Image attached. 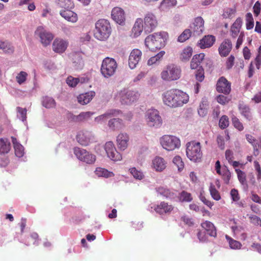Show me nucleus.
Instances as JSON below:
<instances>
[{
  "instance_id": "nucleus-1",
  "label": "nucleus",
  "mask_w": 261,
  "mask_h": 261,
  "mask_svg": "<svg viewBox=\"0 0 261 261\" xmlns=\"http://www.w3.org/2000/svg\"><path fill=\"white\" fill-rule=\"evenodd\" d=\"M164 103L172 108L183 106L189 100V95L186 93L177 89H171L162 94Z\"/></svg>"
},
{
  "instance_id": "nucleus-2",
  "label": "nucleus",
  "mask_w": 261,
  "mask_h": 261,
  "mask_svg": "<svg viewBox=\"0 0 261 261\" xmlns=\"http://www.w3.org/2000/svg\"><path fill=\"white\" fill-rule=\"evenodd\" d=\"M168 38V34L165 32L155 33L147 36L145 39V46L152 51L164 47Z\"/></svg>"
},
{
  "instance_id": "nucleus-3",
  "label": "nucleus",
  "mask_w": 261,
  "mask_h": 261,
  "mask_svg": "<svg viewBox=\"0 0 261 261\" xmlns=\"http://www.w3.org/2000/svg\"><path fill=\"white\" fill-rule=\"evenodd\" d=\"M181 75V69L179 66L174 64L166 65L161 72V78L166 82H171L179 79Z\"/></svg>"
},
{
  "instance_id": "nucleus-4",
  "label": "nucleus",
  "mask_w": 261,
  "mask_h": 261,
  "mask_svg": "<svg viewBox=\"0 0 261 261\" xmlns=\"http://www.w3.org/2000/svg\"><path fill=\"white\" fill-rule=\"evenodd\" d=\"M111 33V27L109 21L105 19L98 20L95 23L94 37L100 41H105Z\"/></svg>"
},
{
  "instance_id": "nucleus-5",
  "label": "nucleus",
  "mask_w": 261,
  "mask_h": 261,
  "mask_svg": "<svg viewBox=\"0 0 261 261\" xmlns=\"http://www.w3.org/2000/svg\"><path fill=\"white\" fill-rule=\"evenodd\" d=\"M186 155L192 162H200L202 157L200 143L194 141L188 142L186 144Z\"/></svg>"
},
{
  "instance_id": "nucleus-6",
  "label": "nucleus",
  "mask_w": 261,
  "mask_h": 261,
  "mask_svg": "<svg viewBox=\"0 0 261 261\" xmlns=\"http://www.w3.org/2000/svg\"><path fill=\"white\" fill-rule=\"evenodd\" d=\"M140 96L137 91L123 89L118 92L115 96L116 100L123 105H130L136 102Z\"/></svg>"
},
{
  "instance_id": "nucleus-7",
  "label": "nucleus",
  "mask_w": 261,
  "mask_h": 261,
  "mask_svg": "<svg viewBox=\"0 0 261 261\" xmlns=\"http://www.w3.org/2000/svg\"><path fill=\"white\" fill-rule=\"evenodd\" d=\"M117 68L116 60L111 58L107 57L103 59L101 66V73L106 78H108L115 73Z\"/></svg>"
},
{
  "instance_id": "nucleus-8",
  "label": "nucleus",
  "mask_w": 261,
  "mask_h": 261,
  "mask_svg": "<svg viewBox=\"0 0 261 261\" xmlns=\"http://www.w3.org/2000/svg\"><path fill=\"white\" fill-rule=\"evenodd\" d=\"M145 120L147 125L151 127L159 128L162 124V119L155 109H149L146 112Z\"/></svg>"
},
{
  "instance_id": "nucleus-9",
  "label": "nucleus",
  "mask_w": 261,
  "mask_h": 261,
  "mask_svg": "<svg viewBox=\"0 0 261 261\" xmlns=\"http://www.w3.org/2000/svg\"><path fill=\"white\" fill-rule=\"evenodd\" d=\"M162 146L168 151H172L180 146V141L176 137L172 135H164L160 139Z\"/></svg>"
},
{
  "instance_id": "nucleus-10",
  "label": "nucleus",
  "mask_w": 261,
  "mask_h": 261,
  "mask_svg": "<svg viewBox=\"0 0 261 261\" xmlns=\"http://www.w3.org/2000/svg\"><path fill=\"white\" fill-rule=\"evenodd\" d=\"M35 36L40 39V42L44 46L49 45L54 39V35L47 31L43 27H37L35 31Z\"/></svg>"
},
{
  "instance_id": "nucleus-11",
  "label": "nucleus",
  "mask_w": 261,
  "mask_h": 261,
  "mask_svg": "<svg viewBox=\"0 0 261 261\" xmlns=\"http://www.w3.org/2000/svg\"><path fill=\"white\" fill-rule=\"evenodd\" d=\"M73 151L74 154L79 160L87 164H92L96 160L95 155L88 152L86 149L75 147Z\"/></svg>"
},
{
  "instance_id": "nucleus-12",
  "label": "nucleus",
  "mask_w": 261,
  "mask_h": 261,
  "mask_svg": "<svg viewBox=\"0 0 261 261\" xmlns=\"http://www.w3.org/2000/svg\"><path fill=\"white\" fill-rule=\"evenodd\" d=\"M105 150L108 157L114 161H121V154L116 150L114 144L112 141H108L105 145Z\"/></svg>"
},
{
  "instance_id": "nucleus-13",
  "label": "nucleus",
  "mask_w": 261,
  "mask_h": 261,
  "mask_svg": "<svg viewBox=\"0 0 261 261\" xmlns=\"http://www.w3.org/2000/svg\"><path fill=\"white\" fill-rule=\"evenodd\" d=\"M144 31L146 33L152 32L157 26L158 21L155 16L152 13L145 14L144 18Z\"/></svg>"
},
{
  "instance_id": "nucleus-14",
  "label": "nucleus",
  "mask_w": 261,
  "mask_h": 261,
  "mask_svg": "<svg viewBox=\"0 0 261 261\" xmlns=\"http://www.w3.org/2000/svg\"><path fill=\"white\" fill-rule=\"evenodd\" d=\"M69 45L68 41L66 40L57 38L53 43V50L58 54H62L65 51Z\"/></svg>"
},
{
  "instance_id": "nucleus-15",
  "label": "nucleus",
  "mask_w": 261,
  "mask_h": 261,
  "mask_svg": "<svg viewBox=\"0 0 261 261\" xmlns=\"http://www.w3.org/2000/svg\"><path fill=\"white\" fill-rule=\"evenodd\" d=\"M194 35H199L204 31V20L201 17H196L190 25L189 29Z\"/></svg>"
},
{
  "instance_id": "nucleus-16",
  "label": "nucleus",
  "mask_w": 261,
  "mask_h": 261,
  "mask_svg": "<svg viewBox=\"0 0 261 261\" xmlns=\"http://www.w3.org/2000/svg\"><path fill=\"white\" fill-rule=\"evenodd\" d=\"M93 140L92 134L88 131H80L76 135L77 141L83 146L88 145Z\"/></svg>"
},
{
  "instance_id": "nucleus-17",
  "label": "nucleus",
  "mask_w": 261,
  "mask_h": 261,
  "mask_svg": "<svg viewBox=\"0 0 261 261\" xmlns=\"http://www.w3.org/2000/svg\"><path fill=\"white\" fill-rule=\"evenodd\" d=\"M142 51L139 49H134L128 58V66L132 69H135L138 64L142 57Z\"/></svg>"
},
{
  "instance_id": "nucleus-18",
  "label": "nucleus",
  "mask_w": 261,
  "mask_h": 261,
  "mask_svg": "<svg viewBox=\"0 0 261 261\" xmlns=\"http://www.w3.org/2000/svg\"><path fill=\"white\" fill-rule=\"evenodd\" d=\"M112 19L117 23L123 25L125 20V15L124 10L120 7L114 8L111 12Z\"/></svg>"
},
{
  "instance_id": "nucleus-19",
  "label": "nucleus",
  "mask_w": 261,
  "mask_h": 261,
  "mask_svg": "<svg viewBox=\"0 0 261 261\" xmlns=\"http://www.w3.org/2000/svg\"><path fill=\"white\" fill-rule=\"evenodd\" d=\"M217 90L220 93L228 94L231 91V83L224 77H221L217 82Z\"/></svg>"
},
{
  "instance_id": "nucleus-20",
  "label": "nucleus",
  "mask_w": 261,
  "mask_h": 261,
  "mask_svg": "<svg viewBox=\"0 0 261 261\" xmlns=\"http://www.w3.org/2000/svg\"><path fill=\"white\" fill-rule=\"evenodd\" d=\"M121 113V111L116 109H111L108 110L104 114L100 115L95 118L94 121L96 123H102L106 121L108 118L118 116Z\"/></svg>"
},
{
  "instance_id": "nucleus-21",
  "label": "nucleus",
  "mask_w": 261,
  "mask_h": 261,
  "mask_svg": "<svg viewBox=\"0 0 261 261\" xmlns=\"http://www.w3.org/2000/svg\"><path fill=\"white\" fill-rule=\"evenodd\" d=\"M128 141L129 137L126 133H120L116 138V143L118 148L122 151L125 150L128 147Z\"/></svg>"
},
{
  "instance_id": "nucleus-22",
  "label": "nucleus",
  "mask_w": 261,
  "mask_h": 261,
  "mask_svg": "<svg viewBox=\"0 0 261 261\" xmlns=\"http://www.w3.org/2000/svg\"><path fill=\"white\" fill-rule=\"evenodd\" d=\"M167 162L162 157L156 156L152 161V167L157 172H162L166 168Z\"/></svg>"
},
{
  "instance_id": "nucleus-23",
  "label": "nucleus",
  "mask_w": 261,
  "mask_h": 261,
  "mask_svg": "<svg viewBox=\"0 0 261 261\" xmlns=\"http://www.w3.org/2000/svg\"><path fill=\"white\" fill-rule=\"evenodd\" d=\"M143 29L144 30V25L143 24L142 19L137 18L132 30V37L133 38L139 37L143 32Z\"/></svg>"
},
{
  "instance_id": "nucleus-24",
  "label": "nucleus",
  "mask_w": 261,
  "mask_h": 261,
  "mask_svg": "<svg viewBox=\"0 0 261 261\" xmlns=\"http://www.w3.org/2000/svg\"><path fill=\"white\" fill-rule=\"evenodd\" d=\"M153 208L157 213L163 215L170 213L173 210V207L168 203L162 202L160 204L154 205Z\"/></svg>"
},
{
  "instance_id": "nucleus-25",
  "label": "nucleus",
  "mask_w": 261,
  "mask_h": 261,
  "mask_svg": "<svg viewBox=\"0 0 261 261\" xmlns=\"http://www.w3.org/2000/svg\"><path fill=\"white\" fill-rule=\"evenodd\" d=\"M232 48L231 42L229 39L224 40L220 44L218 50L221 56H227Z\"/></svg>"
},
{
  "instance_id": "nucleus-26",
  "label": "nucleus",
  "mask_w": 261,
  "mask_h": 261,
  "mask_svg": "<svg viewBox=\"0 0 261 261\" xmlns=\"http://www.w3.org/2000/svg\"><path fill=\"white\" fill-rule=\"evenodd\" d=\"M95 93L94 91H90L85 93L80 94L77 97V100L79 103L82 105H87L93 99L95 96Z\"/></svg>"
},
{
  "instance_id": "nucleus-27",
  "label": "nucleus",
  "mask_w": 261,
  "mask_h": 261,
  "mask_svg": "<svg viewBox=\"0 0 261 261\" xmlns=\"http://www.w3.org/2000/svg\"><path fill=\"white\" fill-rule=\"evenodd\" d=\"M215 41V38L212 35L205 36L198 43L201 48H206L211 47Z\"/></svg>"
},
{
  "instance_id": "nucleus-28",
  "label": "nucleus",
  "mask_w": 261,
  "mask_h": 261,
  "mask_svg": "<svg viewBox=\"0 0 261 261\" xmlns=\"http://www.w3.org/2000/svg\"><path fill=\"white\" fill-rule=\"evenodd\" d=\"M61 16L66 20L74 23L77 21L78 17L77 14L70 10H63L60 12Z\"/></svg>"
},
{
  "instance_id": "nucleus-29",
  "label": "nucleus",
  "mask_w": 261,
  "mask_h": 261,
  "mask_svg": "<svg viewBox=\"0 0 261 261\" xmlns=\"http://www.w3.org/2000/svg\"><path fill=\"white\" fill-rule=\"evenodd\" d=\"M201 226L205 230L209 236L214 237H216V229L212 222L208 221H205L201 223Z\"/></svg>"
},
{
  "instance_id": "nucleus-30",
  "label": "nucleus",
  "mask_w": 261,
  "mask_h": 261,
  "mask_svg": "<svg viewBox=\"0 0 261 261\" xmlns=\"http://www.w3.org/2000/svg\"><path fill=\"white\" fill-rule=\"evenodd\" d=\"M108 126L113 130H118L123 127L124 124L122 119L120 118H113L109 121Z\"/></svg>"
},
{
  "instance_id": "nucleus-31",
  "label": "nucleus",
  "mask_w": 261,
  "mask_h": 261,
  "mask_svg": "<svg viewBox=\"0 0 261 261\" xmlns=\"http://www.w3.org/2000/svg\"><path fill=\"white\" fill-rule=\"evenodd\" d=\"M165 52L163 50L160 51L155 56L150 58L147 62V65L149 66H153L154 65H158L162 61Z\"/></svg>"
},
{
  "instance_id": "nucleus-32",
  "label": "nucleus",
  "mask_w": 261,
  "mask_h": 261,
  "mask_svg": "<svg viewBox=\"0 0 261 261\" xmlns=\"http://www.w3.org/2000/svg\"><path fill=\"white\" fill-rule=\"evenodd\" d=\"M73 66L77 69H82L84 66V61L80 53H76L72 56Z\"/></svg>"
},
{
  "instance_id": "nucleus-33",
  "label": "nucleus",
  "mask_w": 261,
  "mask_h": 261,
  "mask_svg": "<svg viewBox=\"0 0 261 261\" xmlns=\"http://www.w3.org/2000/svg\"><path fill=\"white\" fill-rule=\"evenodd\" d=\"M11 139L15 155L18 158L22 157L24 153L23 147L17 141L16 138L14 137H12Z\"/></svg>"
},
{
  "instance_id": "nucleus-34",
  "label": "nucleus",
  "mask_w": 261,
  "mask_h": 261,
  "mask_svg": "<svg viewBox=\"0 0 261 261\" xmlns=\"http://www.w3.org/2000/svg\"><path fill=\"white\" fill-rule=\"evenodd\" d=\"M176 4V0H163L160 3V8L162 10L165 11L175 6Z\"/></svg>"
},
{
  "instance_id": "nucleus-35",
  "label": "nucleus",
  "mask_w": 261,
  "mask_h": 261,
  "mask_svg": "<svg viewBox=\"0 0 261 261\" xmlns=\"http://www.w3.org/2000/svg\"><path fill=\"white\" fill-rule=\"evenodd\" d=\"M42 104L43 107L47 109L54 108L56 106L55 99L48 96H45L43 98Z\"/></svg>"
},
{
  "instance_id": "nucleus-36",
  "label": "nucleus",
  "mask_w": 261,
  "mask_h": 261,
  "mask_svg": "<svg viewBox=\"0 0 261 261\" xmlns=\"http://www.w3.org/2000/svg\"><path fill=\"white\" fill-rule=\"evenodd\" d=\"M95 173L99 177L108 178L114 176V174L112 172L109 171L105 168L100 167L96 169Z\"/></svg>"
},
{
  "instance_id": "nucleus-37",
  "label": "nucleus",
  "mask_w": 261,
  "mask_h": 261,
  "mask_svg": "<svg viewBox=\"0 0 261 261\" xmlns=\"http://www.w3.org/2000/svg\"><path fill=\"white\" fill-rule=\"evenodd\" d=\"M10 149V143L7 139H0V154L8 153Z\"/></svg>"
},
{
  "instance_id": "nucleus-38",
  "label": "nucleus",
  "mask_w": 261,
  "mask_h": 261,
  "mask_svg": "<svg viewBox=\"0 0 261 261\" xmlns=\"http://www.w3.org/2000/svg\"><path fill=\"white\" fill-rule=\"evenodd\" d=\"M225 238L228 242L229 246L231 249H240L241 248L242 245L240 242L232 239L227 235L225 236Z\"/></svg>"
},
{
  "instance_id": "nucleus-39",
  "label": "nucleus",
  "mask_w": 261,
  "mask_h": 261,
  "mask_svg": "<svg viewBox=\"0 0 261 261\" xmlns=\"http://www.w3.org/2000/svg\"><path fill=\"white\" fill-rule=\"evenodd\" d=\"M193 50L191 47H187L182 51L180 58L183 61H188L192 55Z\"/></svg>"
},
{
  "instance_id": "nucleus-40",
  "label": "nucleus",
  "mask_w": 261,
  "mask_h": 261,
  "mask_svg": "<svg viewBox=\"0 0 261 261\" xmlns=\"http://www.w3.org/2000/svg\"><path fill=\"white\" fill-rule=\"evenodd\" d=\"M239 110L241 114L244 116L247 119L250 120L251 118V115L249 108L244 104L239 105Z\"/></svg>"
},
{
  "instance_id": "nucleus-41",
  "label": "nucleus",
  "mask_w": 261,
  "mask_h": 261,
  "mask_svg": "<svg viewBox=\"0 0 261 261\" xmlns=\"http://www.w3.org/2000/svg\"><path fill=\"white\" fill-rule=\"evenodd\" d=\"M129 171L133 177L137 180H141L144 178L145 176L143 172L135 167L130 168Z\"/></svg>"
},
{
  "instance_id": "nucleus-42",
  "label": "nucleus",
  "mask_w": 261,
  "mask_h": 261,
  "mask_svg": "<svg viewBox=\"0 0 261 261\" xmlns=\"http://www.w3.org/2000/svg\"><path fill=\"white\" fill-rule=\"evenodd\" d=\"M28 74L25 72L21 71L16 76V81L19 85L24 84L27 80Z\"/></svg>"
},
{
  "instance_id": "nucleus-43",
  "label": "nucleus",
  "mask_w": 261,
  "mask_h": 261,
  "mask_svg": "<svg viewBox=\"0 0 261 261\" xmlns=\"http://www.w3.org/2000/svg\"><path fill=\"white\" fill-rule=\"evenodd\" d=\"M0 49L7 53L13 51V48L8 41H0Z\"/></svg>"
},
{
  "instance_id": "nucleus-44",
  "label": "nucleus",
  "mask_w": 261,
  "mask_h": 261,
  "mask_svg": "<svg viewBox=\"0 0 261 261\" xmlns=\"http://www.w3.org/2000/svg\"><path fill=\"white\" fill-rule=\"evenodd\" d=\"M173 164L177 167L178 170L181 171L184 168V163L180 156L177 155L175 156L172 161Z\"/></svg>"
},
{
  "instance_id": "nucleus-45",
  "label": "nucleus",
  "mask_w": 261,
  "mask_h": 261,
  "mask_svg": "<svg viewBox=\"0 0 261 261\" xmlns=\"http://www.w3.org/2000/svg\"><path fill=\"white\" fill-rule=\"evenodd\" d=\"M192 33L190 29H186L178 37V41L180 42H185L190 38Z\"/></svg>"
},
{
  "instance_id": "nucleus-46",
  "label": "nucleus",
  "mask_w": 261,
  "mask_h": 261,
  "mask_svg": "<svg viewBox=\"0 0 261 261\" xmlns=\"http://www.w3.org/2000/svg\"><path fill=\"white\" fill-rule=\"evenodd\" d=\"M211 195L213 198L216 200H219L221 196L218 190H216L215 186L212 184H211L209 188Z\"/></svg>"
},
{
  "instance_id": "nucleus-47",
  "label": "nucleus",
  "mask_w": 261,
  "mask_h": 261,
  "mask_svg": "<svg viewBox=\"0 0 261 261\" xmlns=\"http://www.w3.org/2000/svg\"><path fill=\"white\" fill-rule=\"evenodd\" d=\"M239 181L243 185H247L246 174L244 172L242 171L240 169H236L235 170Z\"/></svg>"
},
{
  "instance_id": "nucleus-48",
  "label": "nucleus",
  "mask_w": 261,
  "mask_h": 261,
  "mask_svg": "<svg viewBox=\"0 0 261 261\" xmlns=\"http://www.w3.org/2000/svg\"><path fill=\"white\" fill-rule=\"evenodd\" d=\"M16 109L17 111V117L23 122L25 121L27 119V109L20 107H17Z\"/></svg>"
},
{
  "instance_id": "nucleus-49",
  "label": "nucleus",
  "mask_w": 261,
  "mask_h": 261,
  "mask_svg": "<svg viewBox=\"0 0 261 261\" xmlns=\"http://www.w3.org/2000/svg\"><path fill=\"white\" fill-rule=\"evenodd\" d=\"M246 28L247 30H250L254 27V20L252 15L251 13H247L246 15Z\"/></svg>"
},
{
  "instance_id": "nucleus-50",
  "label": "nucleus",
  "mask_w": 261,
  "mask_h": 261,
  "mask_svg": "<svg viewBox=\"0 0 261 261\" xmlns=\"http://www.w3.org/2000/svg\"><path fill=\"white\" fill-rule=\"evenodd\" d=\"M179 198L180 201L190 202L192 201V197L190 193L182 191L179 194Z\"/></svg>"
},
{
  "instance_id": "nucleus-51",
  "label": "nucleus",
  "mask_w": 261,
  "mask_h": 261,
  "mask_svg": "<svg viewBox=\"0 0 261 261\" xmlns=\"http://www.w3.org/2000/svg\"><path fill=\"white\" fill-rule=\"evenodd\" d=\"M236 10L233 8H226L224 10L223 16L225 18H231L234 16Z\"/></svg>"
},
{
  "instance_id": "nucleus-52",
  "label": "nucleus",
  "mask_w": 261,
  "mask_h": 261,
  "mask_svg": "<svg viewBox=\"0 0 261 261\" xmlns=\"http://www.w3.org/2000/svg\"><path fill=\"white\" fill-rule=\"evenodd\" d=\"M56 2L58 5L62 8H71L73 6L71 0H56Z\"/></svg>"
},
{
  "instance_id": "nucleus-53",
  "label": "nucleus",
  "mask_w": 261,
  "mask_h": 261,
  "mask_svg": "<svg viewBox=\"0 0 261 261\" xmlns=\"http://www.w3.org/2000/svg\"><path fill=\"white\" fill-rule=\"evenodd\" d=\"M221 175L222 176L224 182L226 184H228L231 177V173L226 167L222 169Z\"/></svg>"
},
{
  "instance_id": "nucleus-54",
  "label": "nucleus",
  "mask_w": 261,
  "mask_h": 261,
  "mask_svg": "<svg viewBox=\"0 0 261 261\" xmlns=\"http://www.w3.org/2000/svg\"><path fill=\"white\" fill-rule=\"evenodd\" d=\"M79 82L80 79L79 78L73 77L71 76H68L66 79V83L71 87H75Z\"/></svg>"
},
{
  "instance_id": "nucleus-55",
  "label": "nucleus",
  "mask_w": 261,
  "mask_h": 261,
  "mask_svg": "<svg viewBox=\"0 0 261 261\" xmlns=\"http://www.w3.org/2000/svg\"><path fill=\"white\" fill-rule=\"evenodd\" d=\"M219 125L223 129L227 127L229 125V120L227 116L225 115L222 116L219 120Z\"/></svg>"
},
{
  "instance_id": "nucleus-56",
  "label": "nucleus",
  "mask_w": 261,
  "mask_h": 261,
  "mask_svg": "<svg viewBox=\"0 0 261 261\" xmlns=\"http://www.w3.org/2000/svg\"><path fill=\"white\" fill-rule=\"evenodd\" d=\"M166 191L164 195V197L166 198H168L170 199H174L177 196V192L174 190H170L169 189H166Z\"/></svg>"
},
{
  "instance_id": "nucleus-57",
  "label": "nucleus",
  "mask_w": 261,
  "mask_h": 261,
  "mask_svg": "<svg viewBox=\"0 0 261 261\" xmlns=\"http://www.w3.org/2000/svg\"><path fill=\"white\" fill-rule=\"evenodd\" d=\"M196 79L199 82H202L204 78V70L201 67H199V68L197 70L196 74Z\"/></svg>"
},
{
  "instance_id": "nucleus-58",
  "label": "nucleus",
  "mask_w": 261,
  "mask_h": 261,
  "mask_svg": "<svg viewBox=\"0 0 261 261\" xmlns=\"http://www.w3.org/2000/svg\"><path fill=\"white\" fill-rule=\"evenodd\" d=\"M232 121L234 126L239 130L243 129V126L239 120L236 117L232 118Z\"/></svg>"
},
{
  "instance_id": "nucleus-59",
  "label": "nucleus",
  "mask_w": 261,
  "mask_h": 261,
  "mask_svg": "<svg viewBox=\"0 0 261 261\" xmlns=\"http://www.w3.org/2000/svg\"><path fill=\"white\" fill-rule=\"evenodd\" d=\"M94 113L91 112H86L80 113L77 116V119L79 120H84L90 118Z\"/></svg>"
},
{
  "instance_id": "nucleus-60",
  "label": "nucleus",
  "mask_w": 261,
  "mask_h": 261,
  "mask_svg": "<svg viewBox=\"0 0 261 261\" xmlns=\"http://www.w3.org/2000/svg\"><path fill=\"white\" fill-rule=\"evenodd\" d=\"M230 99L226 96L219 95L217 97V101L220 104L225 105L228 102Z\"/></svg>"
},
{
  "instance_id": "nucleus-61",
  "label": "nucleus",
  "mask_w": 261,
  "mask_h": 261,
  "mask_svg": "<svg viewBox=\"0 0 261 261\" xmlns=\"http://www.w3.org/2000/svg\"><path fill=\"white\" fill-rule=\"evenodd\" d=\"M249 218L252 224L261 226V219L255 215H250Z\"/></svg>"
},
{
  "instance_id": "nucleus-62",
  "label": "nucleus",
  "mask_w": 261,
  "mask_h": 261,
  "mask_svg": "<svg viewBox=\"0 0 261 261\" xmlns=\"http://www.w3.org/2000/svg\"><path fill=\"white\" fill-rule=\"evenodd\" d=\"M234 57L232 55L229 56L226 61V66L227 69H231L234 65Z\"/></svg>"
},
{
  "instance_id": "nucleus-63",
  "label": "nucleus",
  "mask_w": 261,
  "mask_h": 261,
  "mask_svg": "<svg viewBox=\"0 0 261 261\" xmlns=\"http://www.w3.org/2000/svg\"><path fill=\"white\" fill-rule=\"evenodd\" d=\"M217 142L218 146L221 149H224L225 147V143L224 138L222 136L219 135L217 138Z\"/></svg>"
},
{
  "instance_id": "nucleus-64",
  "label": "nucleus",
  "mask_w": 261,
  "mask_h": 261,
  "mask_svg": "<svg viewBox=\"0 0 261 261\" xmlns=\"http://www.w3.org/2000/svg\"><path fill=\"white\" fill-rule=\"evenodd\" d=\"M253 12L254 14L257 16L260 12L261 9V4L259 2H256L253 6Z\"/></svg>"
}]
</instances>
